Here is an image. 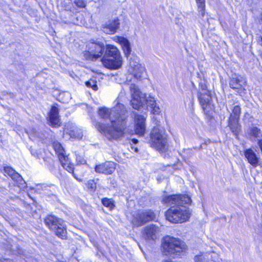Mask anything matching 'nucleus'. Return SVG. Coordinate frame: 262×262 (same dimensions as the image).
Returning <instances> with one entry per match:
<instances>
[{
    "label": "nucleus",
    "instance_id": "2",
    "mask_svg": "<svg viewBox=\"0 0 262 262\" xmlns=\"http://www.w3.org/2000/svg\"><path fill=\"white\" fill-rule=\"evenodd\" d=\"M164 204L171 207L165 213L166 219L172 223L186 222L191 216V211L184 205L190 204V198L186 194L165 195L162 199Z\"/></svg>",
    "mask_w": 262,
    "mask_h": 262
},
{
    "label": "nucleus",
    "instance_id": "31",
    "mask_svg": "<svg viewBox=\"0 0 262 262\" xmlns=\"http://www.w3.org/2000/svg\"><path fill=\"white\" fill-rule=\"evenodd\" d=\"M205 260V258L202 255H195L194 257V262H203Z\"/></svg>",
    "mask_w": 262,
    "mask_h": 262
},
{
    "label": "nucleus",
    "instance_id": "10",
    "mask_svg": "<svg viewBox=\"0 0 262 262\" xmlns=\"http://www.w3.org/2000/svg\"><path fill=\"white\" fill-rule=\"evenodd\" d=\"M198 97L204 114L210 117L211 112L214 108L210 92L208 91L206 93H198Z\"/></svg>",
    "mask_w": 262,
    "mask_h": 262
},
{
    "label": "nucleus",
    "instance_id": "36",
    "mask_svg": "<svg viewBox=\"0 0 262 262\" xmlns=\"http://www.w3.org/2000/svg\"><path fill=\"white\" fill-rule=\"evenodd\" d=\"M202 148V145H200V147L198 148L199 149H201Z\"/></svg>",
    "mask_w": 262,
    "mask_h": 262
},
{
    "label": "nucleus",
    "instance_id": "14",
    "mask_svg": "<svg viewBox=\"0 0 262 262\" xmlns=\"http://www.w3.org/2000/svg\"><path fill=\"white\" fill-rule=\"evenodd\" d=\"M129 66L132 69V73L134 77L137 79L141 78L143 72L145 71V68L139 63L137 57H134L129 59Z\"/></svg>",
    "mask_w": 262,
    "mask_h": 262
},
{
    "label": "nucleus",
    "instance_id": "18",
    "mask_svg": "<svg viewBox=\"0 0 262 262\" xmlns=\"http://www.w3.org/2000/svg\"><path fill=\"white\" fill-rule=\"evenodd\" d=\"M95 169L97 172L110 174L115 170V163L111 162H106L103 164L96 165Z\"/></svg>",
    "mask_w": 262,
    "mask_h": 262
},
{
    "label": "nucleus",
    "instance_id": "30",
    "mask_svg": "<svg viewBox=\"0 0 262 262\" xmlns=\"http://www.w3.org/2000/svg\"><path fill=\"white\" fill-rule=\"evenodd\" d=\"M85 85L88 87L92 88L95 91H96L98 89V87L96 84V82L94 80L86 81L85 82Z\"/></svg>",
    "mask_w": 262,
    "mask_h": 262
},
{
    "label": "nucleus",
    "instance_id": "35",
    "mask_svg": "<svg viewBox=\"0 0 262 262\" xmlns=\"http://www.w3.org/2000/svg\"><path fill=\"white\" fill-rule=\"evenodd\" d=\"M138 141L136 139H132V142L134 144H137L138 143Z\"/></svg>",
    "mask_w": 262,
    "mask_h": 262
},
{
    "label": "nucleus",
    "instance_id": "7",
    "mask_svg": "<svg viewBox=\"0 0 262 262\" xmlns=\"http://www.w3.org/2000/svg\"><path fill=\"white\" fill-rule=\"evenodd\" d=\"M87 51L83 53L85 58L94 61L100 58L104 53V45L99 41H92L86 46Z\"/></svg>",
    "mask_w": 262,
    "mask_h": 262
},
{
    "label": "nucleus",
    "instance_id": "38",
    "mask_svg": "<svg viewBox=\"0 0 262 262\" xmlns=\"http://www.w3.org/2000/svg\"><path fill=\"white\" fill-rule=\"evenodd\" d=\"M135 150L136 151H138V149H137V148H135Z\"/></svg>",
    "mask_w": 262,
    "mask_h": 262
},
{
    "label": "nucleus",
    "instance_id": "27",
    "mask_svg": "<svg viewBox=\"0 0 262 262\" xmlns=\"http://www.w3.org/2000/svg\"><path fill=\"white\" fill-rule=\"evenodd\" d=\"M195 1L197 4L199 13L202 15V16H204L205 11V0Z\"/></svg>",
    "mask_w": 262,
    "mask_h": 262
},
{
    "label": "nucleus",
    "instance_id": "13",
    "mask_svg": "<svg viewBox=\"0 0 262 262\" xmlns=\"http://www.w3.org/2000/svg\"><path fill=\"white\" fill-rule=\"evenodd\" d=\"M101 60L105 67L110 69H118L122 63L121 57H102Z\"/></svg>",
    "mask_w": 262,
    "mask_h": 262
},
{
    "label": "nucleus",
    "instance_id": "17",
    "mask_svg": "<svg viewBox=\"0 0 262 262\" xmlns=\"http://www.w3.org/2000/svg\"><path fill=\"white\" fill-rule=\"evenodd\" d=\"M244 155L248 163H250L254 168L259 165V158L251 148H248L245 150Z\"/></svg>",
    "mask_w": 262,
    "mask_h": 262
},
{
    "label": "nucleus",
    "instance_id": "9",
    "mask_svg": "<svg viewBox=\"0 0 262 262\" xmlns=\"http://www.w3.org/2000/svg\"><path fill=\"white\" fill-rule=\"evenodd\" d=\"M155 219L156 214L151 210L138 211L133 214L132 223L134 226L139 227Z\"/></svg>",
    "mask_w": 262,
    "mask_h": 262
},
{
    "label": "nucleus",
    "instance_id": "25",
    "mask_svg": "<svg viewBox=\"0 0 262 262\" xmlns=\"http://www.w3.org/2000/svg\"><path fill=\"white\" fill-rule=\"evenodd\" d=\"M251 140L252 141H257L261 140L262 132L259 128L257 127H253L250 130Z\"/></svg>",
    "mask_w": 262,
    "mask_h": 262
},
{
    "label": "nucleus",
    "instance_id": "3",
    "mask_svg": "<svg viewBox=\"0 0 262 262\" xmlns=\"http://www.w3.org/2000/svg\"><path fill=\"white\" fill-rule=\"evenodd\" d=\"M130 93L132 96L130 105L133 108L139 110L141 108L148 110L154 114H159L160 109L157 103L155 98L150 95L147 96L142 93L139 88L135 84H131L129 86Z\"/></svg>",
    "mask_w": 262,
    "mask_h": 262
},
{
    "label": "nucleus",
    "instance_id": "11",
    "mask_svg": "<svg viewBox=\"0 0 262 262\" xmlns=\"http://www.w3.org/2000/svg\"><path fill=\"white\" fill-rule=\"evenodd\" d=\"M245 83L246 82L243 78L235 74L232 75L229 82L230 87L240 95L245 93Z\"/></svg>",
    "mask_w": 262,
    "mask_h": 262
},
{
    "label": "nucleus",
    "instance_id": "24",
    "mask_svg": "<svg viewBox=\"0 0 262 262\" xmlns=\"http://www.w3.org/2000/svg\"><path fill=\"white\" fill-rule=\"evenodd\" d=\"M239 120L230 118L228 119V126L231 131L235 135H237L240 131L241 126L239 124Z\"/></svg>",
    "mask_w": 262,
    "mask_h": 262
},
{
    "label": "nucleus",
    "instance_id": "8",
    "mask_svg": "<svg viewBox=\"0 0 262 262\" xmlns=\"http://www.w3.org/2000/svg\"><path fill=\"white\" fill-rule=\"evenodd\" d=\"M53 147L63 167L69 172H72L73 176L77 179L74 173L73 165L70 162L68 157L65 155L64 149L61 144L58 142H54L53 143Z\"/></svg>",
    "mask_w": 262,
    "mask_h": 262
},
{
    "label": "nucleus",
    "instance_id": "16",
    "mask_svg": "<svg viewBox=\"0 0 262 262\" xmlns=\"http://www.w3.org/2000/svg\"><path fill=\"white\" fill-rule=\"evenodd\" d=\"M64 134H68L71 138L74 139H81L83 134L81 130L72 123H68L66 125L63 131Z\"/></svg>",
    "mask_w": 262,
    "mask_h": 262
},
{
    "label": "nucleus",
    "instance_id": "32",
    "mask_svg": "<svg viewBox=\"0 0 262 262\" xmlns=\"http://www.w3.org/2000/svg\"><path fill=\"white\" fill-rule=\"evenodd\" d=\"M37 189L39 190L41 189L42 190H48V188L50 187V186L45 184H41L37 185Z\"/></svg>",
    "mask_w": 262,
    "mask_h": 262
},
{
    "label": "nucleus",
    "instance_id": "28",
    "mask_svg": "<svg viewBox=\"0 0 262 262\" xmlns=\"http://www.w3.org/2000/svg\"><path fill=\"white\" fill-rule=\"evenodd\" d=\"M102 203L104 206L108 207L110 209H112L115 207L114 201L107 198L103 199Z\"/></svg>",
    "mask_w": 262,
    "mask_h": 262
},
{
    "label": "nucleus",
    "instance_id": "12",
    "mask_svg": "<svg viewBox=\"0 0 262 262\" xmlns=\"http://www.w3.org/2000/svg\"><path fill=\"white\" fill-rule=\"evenodd\" d=\"M135 121V131L137 135L142 136L146 130V118L143 115L133 112Z\"/></svg>",
    "mask_w": 262,
    "mask_h": 262
},
{
    "label": "nucleus",
    "instance_id": "23",
    "mask_svg": "<svg viewBox=\"0 0 262 262\" xmlns=\"http://www.w3.org/2000/svg\"><path fill=\"white\" fill-rule=\"evenodd\" d=\"M114 56L121 57L119 50L114 46L106 45L103 57H111Z\"/></svg>",
    "mask_w": 262,
    "mask_h": 262
},
{
    "label": "nucleus",
    "instance_id": "33",
    "mask_svg": "<svg viewBox=\"0 0 262 262\" xmlns=\"http://www.w3.org/2000/svg\"><path fill=\"white\" fill-rule=\"evenodd\" d=\"M76 5L80 8H83L85 7V4L82 0H76L75 1Z\"/></svg>",
    "mask_w": 262,
    "mask_h": 262
},
{
    "label": "nucleus",
    "instance_id": "4",
    "mask_svg": "<svg viewBox=\"0 0 262 262\" xmlns=\"http://www.w3.org/2000/svg\"><path fill=\"white\" fill-rule=\"evenodd\" d=\"M149 143L151 147L161 152H165L168 149L167 135L163 127L157 125L152 129Z\"/></svg>",
    "mask_w": 262,
    "mask_h": 262
},
{
    "label": "nucleus",
    "instance_id": "21",
    "mask_svg": "<svg viewBox=\"0 0 262 262\" xmlns=\"http://www.w3.org/2000/svg\"><path fill=\"white\" fill-rule=\"evenodd\" d=\"M4 172L9 175L13 180L18 182L20 185L25 186L26 182L23 179L22 177L17 173L14 169L9 166L4 167Z\"/></svg>",
    "mask_w": 262,
    "mask_h": 262
},
{
    "label": "nucleus",
    "instance_id": "34",
    "mask_svg": "<svg viewBox=\"0 0 262 262\" xmlns=\"http://www.w3.org/2000/svg\"><path fill=\"white\" fill-rule=\"evenodd\" d=\"M76 161L78 163L81 164H84L86 163V161L84 159L81 158L80 157H77Z\"/></svg>",
    "mask_w": 262,
    "mask_h": 262
},
{
    "label": "nucleus",
    "instance_id": "1",
    "mask_svg": "<svg viewBox=\"0 0 262 262\" xmlns=\"http://www.w3.org/2000/svg\"><path fill=\"white\" fill-rule=\"evenodd\" d=\"M98 115L103 119L108 118L111 122L110 126L97 122L96 127L99 132L109 139L116 140L123 136L128 115L123 104L117 103L110 111L106 107H101L98 111Z\"/></svg>",
    "mask_w": 262,
    "mask_h": 262
},
{
    "label": "nucleus",
    "instance_id": "29",
    "mask_svg": "<svg viewBox=\"0 0 262 262\" xmlns=\"http://www.w3.org/2000/svg\"><path fill=\"white\" fill-rule=\"evenodd\" d=\"M209 91L207 89L206 81L205 80L201 81L199 83V90L198 91V93H206V92Z\"/></svg>",
    "mask_w": 262,
    "mask_h": 262
},
{
    "label": "nucleus",
    "instance_id": "6",
    "mask_svg": "<svg viewBox=\"0 0 262 262\" xmlns=\"http://www.w3.org/2000/svg\"><path fill=\"white\" fill-rule=\"evenodd\" d=\"M46 225L55 234L61 238L65 239L67 238V230L64 221L57 218L54 215H49L44 219Z\"/></svg>",
    "mask_w": 262,
    "mask_h": 262
},
{
    "label": "nucleus",
    "instance_id": "22",
    "mask_svg": "<svg viewBox=\"0 0 262 262\" xmlns=\"http://www.w3.org/2000/svg\"><path fill=\"white\" fill-rule=\"evenodd\" d=\"M117 40V41L121 45L124 54L128 57L132 51L129 41L124 37H118Z\"/></svg>",
    "mask_w": 262,
    "mask_h": 262
},
{
    "label": "nucleus",
    "instance_id": "20",
    "mask_svg": "<svg viewBox=\"0 0 262 262\" xmlns=\"http://www.w3.org/2000/svg\"><path fill=\"white\" fill-rule=\"evenodd\" d=\"M48 121L53 126H59L60 124L58 115V109L56 106H52L49 113Z\"/></svg>",
    "mask_w": 262,
    "mask_h": 262
},
{
    "label": "nucleus",
    "instance_id": "26",
    "mask_svg": "<svg viewBox=\"0 0 262 262\" xmlns=\"http://www.w3.org/2000/svg\"><path fill=\"white\" fill-rule=\"evenodd\" d=\"M241 114V108L239 105H235L232 108V113L230 114V119H239Z\"/></svg>",
    "mask_w": 262,
    "mask_h": 262
},
{
    "label": "nucleus",
    "instance_id": "5",
    "mask_svg": "<svg viewBox=\"0 0 262 262\" xmlns=\"http://www.w3.org/2000/svg\"><path fill=\"white\" fill-rule=\"evenodd\" d=\"M162 249L165 255H180L186 249V246L178 238L166 236L163 239Z\"/></svg>",
    "mask_w": 262,
    "mask_h": 262
},
{
    "label": "nucleus",
    "instance_id": "15",
    "mask_svg": "<svg viewBox=\"0 0 262 262\" xmlns=\"http://www.w3.org/2000/svg\"><path fill=\"white\" fill-rule=\"evenodd\" d=\"M159 232V227L154 224L146 226L143 230V236L146 241H155L157 234Z\"/></svg>",
    "mask_w": 262,
    "mask_h": 262
},
{
    "label": "nucleus",
    "instance_id": "19",
    "mask_svg": "<svg viewBox=\"0 0 262 262\" xmlns=\"http://www.w3.org/2000/svg\"><path fill=\"white\" fill-rule=\"evenodd\" d=\"M119 25V19H114L105 24L102 27V31L106 34H113L118 29Z\"/></svg>",
    "mask_w": 262,
    "mask_h": 262
},
{
    "label": "nucleus",
    "instance_id": "37",
    "mask_svg": "<svg viewBox=\"0 0 262 262\" xmlns=\"http://www.w3.org/2000/svg\"><path fill=\"white\" fill-rule=\"evenodd\" d=\"M163 262H171V261H169V260H164V261H163Z\"/></svg>",
    "mask_w": 262,
    "mask_h": 262
}]
</instances>
